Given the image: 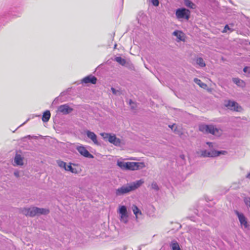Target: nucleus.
Returning <instances> with one entry per match:
<instances>
[{"mask_svg":"<svg viewBox=\"0 0 250 250\" xmlns=\"http://www.w3.org/2000/svg\"><path fill=\"white\" fill-rule=\"evenodd\" d=\"M141 186V180L135 182L127 183L116 189V195L121 196L135 190Z\"/></svg>","mask_w":250,"mask_h":250,"instance_id":"nucleus-1","label":"nucleus"},{"mask_svg":"<svg viewBox=\"0 0 250 250\" xmlns=\"http://www.w3.org/2000/svg\"><path fill=\"white\" fill-rule=\"evenodd\" d=\"M22 213L26 216L34 217L41 214L46 215L49 213V210L47 208L33 207L23 208L22 210Z\"/></svg>","mask_w":250,"mask_h":250,"instance_id":"nucleus-2","label":"nucleus"},{"mask_svg":"<svg viewBox=\"0 0 250 250\" xmlns=\"http://www.w3.org/2000/svg\"><path fill=\"white\" fill-rule=\"evenodd\" d=\"M199 129L203 133H209L217 136H220L222 133L221 129L216 127L212 125H200L199 126Z\"/></svg>","mask_w":250,"mask_h":250,"instance_id":"nucleus-3","label":"nucleus"},{"mask_svg":"<svg viewBox=\"0 0 250 250\" xmlns=\"http://www.w3.org/2000/svg\"><path fill=\"white\" fill-rule=\"evenodd\" d=\"M100 135L105 141H108L111 144H113L117 146H120L122 145V141L116 137L115 134H112L108 133H101Z\"/></svg>","mask_w":250,"mask_h":250,"instance_id":"nucleus-4","label":"nucleus"},{"mask_svg":"<svg viewBox=\"0 0 250 250\" xmlns=\"http://www.w3.org/2000/svg\"><path fill=\"white\" fill-rule=\"evenodd\" d=\"M138 163L135 162H125L118 161L117 165L123 170H135L138 167Z\"/></svg>","mask_w":250,"mask_h":250,"instance_id":"nucleus-5","label":"nucleus"},{"mask_svg":"<svg viewBox=\"0 0 250 250\" xmlns=\"http://www.w3.org/2000/svg\"><path fill=\"white\" fill-rule=\"evenodd\" d=\"M190 12L185 8H178L175 12L176 18L178 19H186L188 20L190 18Z\"/></svg>","mask_w":250,"mask_h":250,"instance_id":"nucleus-6","label":"nucleus"},{"mask_svg":"<svg viewBox=\"0 0 250 250\" xmlns=\"http://www.w3.org/2000/svg\"><path fill=\"white\" fill-rule=\"evenodd\" d=\"M200 156L202 157H215L226 153L225 151L211 150L208 151L207 150H200Z\"/></svg>","mask_w":250,"mask_h":250,"instance_id":"nucleus-7","label":"nucleus"},{"mask_svg":"<svg viewBox=\"0 0 250 250\" xmlns=\"http://www.w3.org/2000/svg\"><path fill=\"white\" fill-rule=\"evenodd\" d=\"M119 213L120 214V220L126 223L128 222V215L127 212V208L125 206H121L119 209Z\"/></svg>","mask_w":250,"mask_h":250,"instance_id":"nucleus-8","label":"nucleus"},{"mask_svg":"<svg viewBox=\"0 0 250 250\" xmlns=\"http://www.w3.org/2000/svg\"><path fill=\"white\" fill-rule=\"evenodd\" d=\"M224 106L227 107L228 109L231 110L238 111L239 105L238 104L230 100L225 101L224 104Z\"/></svg>","mask_w":250,"mask_h":250,"instance_id":"nucleus-9","label":"nucleus"},{"mask_svg":"<svg viewBox=\"0 0 250 250\" xmlns=\"http://www.w3.org/2000/svg\"><path fill=\"white\" fill-rule=\"evenodd\" d=\"M73 108L69 107L67 104L59 106L58 108V112L62 113L63 115H67L73 111Z\"/></svg>","mask_w":250,"mask_h":250,"instance_id":"nucleus-10","label":"nucleus"},{"mask_svg":"<svg viewBox=\"0 0 250 250\" xmlns=\"http://www.w3.org/2000/svg\"><path fill=\"white\" fill-rule=\"evenodd\" d=\"M235 213L237 215L241 226H243L245 228H247L249 225L245 215L242 213H240L237 210H235Z\"/></svg>","mask_w":250,"mask_h":250,"instance_id":"nucleus-11","label":"nucleus"},{"mask_svg":"<svg viewBox=\"0 0 250 250\" xmlns=\"http://www.w3.org/2000/svg\"><path fill=\"white\" fill-rule=\"evenodd\" d=\"M77 150L83 156L86 158H93V156L83 146H79L77 147Z\"/></svg>","mask_w":250,"mask_h":250,"instance_id":"nucleus-12","label":"nucleus"},{"mask_svg":"<svg viewBox=\"0 0 250 250\" xmlns=\"http://www.w3.org/2000/svg\"><path fill=\"white\" fill-rule=\"evenodd\" d=\"M85 133L86 134L87 137L89 139H91L94 144L97 145H100L97 140V136L95 133L90 130H86L85 131Z\"/></svg>","mask_w":250,"mask_h":250,"instance_id":"nucleus-13","label":"nucleus"},{"mask_svg":"<svg viewBox=\"0 0 250 250\" xmlns=\"http://www.w3.org/2000/svg\"><path fill=\"white\" fill-rule=\"evenodd\" d=\"M97 78L92 75H88L84 77L82 81V82L85 83H91L95 84L97 82Z\"/></svg>","mask_w":250,"mask_h":250,"instance_id":"nucleus-14","label":"nucleus"},{"mask_svg":"<svg viewBox=\"0 0 250 250\" xmlns=\"http://www.w3.org/2000/svg\"><path fill=\"white\" fill-rule=\"evenodd\" d=\"M143 210L147 215L150 216L153 215L155 208L152 205L147 204L144 207Z\"/></svg>","mask_w":250,"mask_h":250,"instance_id":"nucleus-15","label":"nucleus"},{"mask_svg":"<svg viewBox=\"0 0 250 250\" xmlns=\"http://www.w3.org/2000/svg\"><path fill=\"white\" fill-rule=\"evenodd\" d=\"M169 247L171 250H182L179 245V244L175 240H173L169 243Z\"/></svg>","mask_w":250,"mask_h":250,"instance_id":"nucleus-16","label":"nucleus"},{"mask_svg":"<svg viewBox=\"0 0 250 250\" xmlns=\"http://www.w3.org/2000/svg\"><path fill=\"white\" fill-rule=\"evenodd\" d=\"M196 64L198 65L200 67H204L206 66V63L203 59L201 57H197L194 59Z\"/></svg>","mask_w":250,"mask_h":250,"instance_id":"nucleus-17","label":"nucleus"},{"mask_svg":"<svg viewBox=\"0 0 250 250\" xmlns=\"http://www.w3.org/2000/svg\"><path fill=\"white\" fill-rule=\"evenodd\" d=\"M51 114L49 110H46L43 114L42 120L43 122H48L50 118Z\"/></svg>","mask_w":250,"mask_h":250,"instance_id":"nucleus-18","label":"nucleus"},{"mask_svg":"<svg viewBox=\"0 0 250 250\" xmlns=\"http://www.w3.org/2000/svg\"><path fill=\"white\" fill-rule=\"evenodd\" d=\"M15 163L18 165H23V159L20 154H16L14 159Z\"/></svg>","mask_w":250,"mask_h":250,"instance_id":"nucleus-19","label":"nucleus"},{"mask_svg":"<svg viewBox=\"0 0 250 250\" xmlns=\"http://www.w3.org/2000/svg\"><path fill=\"white\" fill-rule=\"evenodd\" d=\"M184 3L185 6L191 9L195 8V5L190 0H184Z\"/></svg>","mask_w":250,"mask_h":250,"instance_id":"nucleus-20","label":"nucleus"},{"mask_svg":"<svg viewBox=\"0 0 250 250\" xmlns=\"http://www.w3.org/2000/svg\"><path fill=\"white\" fill-rule=\"evenodd\" d=\"M194 82L202 88H206L207 87V85L206 83H203L200 79H198V78H194Z\"/></svg>","mask_w":250,"mask_h":250,"instance_id":"nucleus-21","label":"nucleus"},{"mask_svg":"<svg viewBox=\"0 0 250 250\" xmlns=\"http://www.w3.org/2000/svg\"><path fill=\"white\" fill-rule=\"evenodd\" d=\"M115 61L122 65H125L126 63V61L121 57H117L115 59Z\"/></svg>","mask_w":250,"mask_h":250,"instance_id":"nucleus-22","label":"nucleus"},{"mask_svg":"<svg viewBox=\"0 0 250 250\" xmlns=\"http://www.w3.org/2000/svg\"><path fill=\"white\" fill-rule=\"evenodd\" d=\"M232 81L234 83L238 86H242L244 84L243 81L239 79V78H233Z\"/></svg>","mask_w":250,"mask_h":250,"instance_id":"nucleus-23","label":"nucleus"},{"mask_svg":"<svg viewBox=\"0 0 250 250\" xmlns=\"http://www.w3.org/2000/svg\"><path fill=\"white\" fill-rule=\"evenodd\" d=\"M65 170L66 171H71L72 173H78L77 170L76 168L72 167L70 165L66 166V167Z\"/></svg>","mask_w":250,"mask_h":250,"instance_id":"nucleus-24","label":"nucleus"},{"mask_svg":"<svg viewBox=\"0 0 250 250\" xmlns=\"http://www.w3.org/2000/svg\"><path fill=\"white\" fill-rule=\"evenodd\" d=\"M132 208L134 214L136 215V218H137V214L138 213L141 214V211H140V209L137 206L135 205H133L132 206Z\"/></svg>","mask_w":250,"mask_h":250,"instance_id":"nucleus-25","label":"nucleus"},{"mask_svg":"<svg viewBox=\"0 0 250 250\" xmlns=\"http://www.w3.org/2000/svg\"><path fill=\"white\" fill-rule=\"evenodd\" d=\"M57 163L60 167L63 168L64 169H65L67 166L66 163L65 162L61 160H58L57 161Z\"/></svg>","mask_w":250,"mask_h":250,"instance_id":"nucleus-26","label":"nucleus"},{"mask_svg":"<svg viewBox=\"0 0 250 250\" xmlns=\"http://www.w3.org/2000/svg\"><path fill=\"white\" fill-rule=\"evenodd\" d=\"M182 32L181 31H179L178 30H175L173 32V35L176 37H177V38L179 39L180 40H182V37H181V34H182Z\"/></svg>","mask_w":250,"mask_h":250,"instance_id":"nucleus-27","label":"nucleus"},{"mask_svg":"<svg viewBox=\"0 0 250 250\" xmlns=\"http://www.w3.org/2000/svg\"><path fill=\"white\" fill-rule=\"evenodd\" d=\"M244 202L246 206H249L250 208V197H245L244 198Z\"/></svg>","mask_w":250,"mask_h":250,"instance_id":"nucleus-28","label":"nucleus"},{"mask_svg":"<svg viewBox=\"0 0 250 250\" xmlns=\"http://www.w3.org/2000/svg\"><path fill=\"white\" fill-rule=\"evenodd\" d=\"M228 30H229L230 32H232L233 31V30L231 29L228 24H227L225 25L222 32L223 33H226Z\"/></svg>","mask_w":250,"mask_h":250,"instance_id":"nucleus-29","label":"nucleus"},{"mask_svg":"<svg viewBox=\"0 0 250 250\" xmlns=\"http://www.w3.org/2000/svg\"><path fill=\"white\" fill-rule=\"evenodd\" d=\"M13 12H14V11L12 9H10V10H9L7 12V14L8 15H11V16H17V17L20 16V15L21 14V13H18V14L16 15V14H13Z\"/></svg>","mask_w":250,"mask_h":250,"instance_id":"nucleus-30","label":"nucleus"},{"mask_svg":"<svg viewBox=\"0 0 250 250\" xmlns=\"http://www.w3.org/2000/svg\"><path fill=\"white\" fill-rule=\"evenodd\" d=\"M151 187L152 188L156 190H158L159 189V187L156 182H153L151 184Z\"/></svg>","mask_w":250,"mask_h":250,"instance_id":"nucleus-31","label":"nucleus"},{"mask_svg":"<svg viewBox=\"0 0 250 250\" xmlns=\"http://www.w3.org/2000/svg\"><path fill=\"white\" fill-rule=\"evenodd\" d=\"M152 4L155 6H158L159 4V0H150Z\"/></svg>","mask_w":250,"mask_h":250,"instance_id":"nucleus-32","label":"nucleus"},{"mask_svg":"<svg viewBox=\"0 0 250 250\" xmlns=\"http://www.w3.org/2000/svg\"><path fill=\"white\" fill-rule=\"evenodd\" d=\"M243 71L246 73L248 72L249 76H250V67L246 66L244 67Z\"/></svg>","mask_w":250,"mask_h":250,"instance_id":"nucleus-33","label":"nucleus"},{"mask_svg":"<svg viewBox=\"0 0 250 250\" xmlns=\"http://www.w3.org/2000/svg\"><path fill=\"white\" fill-rule=\"evenodd\" d=\"M111 90L112 93L115 95L118 94V93L119 92V91L118 90H116L115 88L113 87H111Z\"/></svg>","mask_w":250,"mask_h":250,"instance_id":"nucleus-34","label":"nucleus"},{"mask_svg":"<svg viewBox=\"0 0 250 250\" xmlns=\"http://www.w3.org/2000/svg\"><path fill=\"white\" fill-rule=\"evenodd\" d=\"M58 101V98H56L53 101V103H52V104H56L57 103V102Z\"/></svg>","mask_w":250,"mask_h":250,"instance_id":"nucleus-35","label":"nucleus"},{"mask_svg":"<svg viewBox=\"0 0 250 250\" xmlns=\"http://www.w3.org/2000/svg\"><path fill=\"white\" fill-rule=\"evenodd\" d=\"M180 158L183 161H185V156L184 154H181L180 155Z\"/></svg>","mask_w":250,"mask_h":250,"instance_id":"nucleus-36","label":"nucleus"},{"mask_svg":"<svg viewBox=\"0 0 250 250\" xmlns=\"http://www.w3.org/2000/svg\"><path fill=\"white\" fill-rule=\"evenodd\" d=\"M14 175L15 176H16L17 177H18L19 176V173L18 172H14Z\"/></svg>","mask_w":250,"mask_h":250,"instance_id":"nucleus-37","label":"nucleus"},{"mask_svg":"<svg viewBox=\"0 0 250 250\" xmlns=\"http://www.w3.org/2000/svg\"><path fill=\"white\" fill-rule=\"evenodd\" d=\"M141 165H142V169H143L144 167H145V163L144 162H142Z\"/></svg>","mask_w":250,"mask_h":250,"instance_id":"nucleus-38","label":"nucleus"},{"mask_svg":"<svg viewBox=\"0 0 250 250\" xmlns=\"http://www.w3.org/2000/svg\"><path fill=\"white\" fill-rule=\"evenodd\" d=\"M246 178L250 179V172L247 175Z\"/></svg>","mask_w":250,"mask_h":250,"instance_id":"nucleus-39","label":"nucleus"},{"mask_svg":"<svg viewBox=\"0 0 250 250\" xmlns=\"http://www.w3.org/2000/svg\"><path fill=\"white\" fill-rule=\"evenodd\" d=\"M207 144L209 146V147H210V146H212V143H211L208 142Z\"/></svg>","mask_w":250,"mask_h":250,"instance_id":"nucleus-40","label":"nucleus"},{"mask_svg":"<svg viewBox=\"0 0 250 250\" xmlns=\"http://www.w3.org/2000/svg\"><path fill=\"white\" fill-rule=\"evenodd\" d=\"M137 20H138V23H139V19L138 17H137Z\"/></svg>","mask_w":250,"mask_h":250,"instance_id":"nucleus-41","label":"nucleus"},{"mask_svg":"<svg viewBox=\"0 0 250 250\" xmlns=\"http://www.w3.org/2000/svg\"><path fill=\"white\" fill-rule=\"evenodd\" d=\"M131 103H132V101H131V100H130V102H129V104H130V105H131Z\"/></svg>","mask_w":250,"mask_h":250,"instance_id":"nucleus-42","label":"nucleus"},{"mask_svg":"<svg viewBox=\"0 0 250 250\" xmlns=\"http://www.w3.org/2000/svg\"><path fill=\"white\" fill-rule=\"evenodd\" d=\"M116 46H117V44H115V45H114V48H116Z\"/></svg>","mask_w":250,"mask_h":250,"instance_id":"nucleus-43","label":"nucleus"},{"mask_svg":"<svg viewBox=\"0 0 250 250\" xmlns=\"http://www.w3.org/2000/svg\"><path fill=\"white\" fill-rule=\"evenodd\" d=\"M131 108H132V109H134L135 107H134V106H131Z\"/></svg>","mask_w":250,"mask_h":250,"instance_id":"nucleus-44","label":"nucleus"},{"mask_svg":"<svg viewBox=\"0 0 250 250\" xmlns=\"http://www.w3.org/2000/svg\"><path fill=\"white\" fill-rule=\"evenodd\" d=\"M173 126H174V125H172V126H170V125H169V126L170 127L172 128Z\"/></svg>","mask_w":250,"mask_h":250,"instance_id":"nucleus-45","label":"nucleus"},{"mask_svg":"<svg viewBox=\"0 0 250 250\" xmlns=\"http://www.w3.org/2000/svg\"><path fill=\"white\" fill-rule=\"evenodd\" d=\"M28 120H27L25 122L23 123V124H25V123L28 121Z\"/></svg>","mask_w":250,"mask_h":250,"instance_id":"nucleus-46","label":"nucleus"},{"mask_svg":"<svg viewBox=\"0 0 250 250\" xmlns=\"http://www.w3.org/2000/svg\"><path fill=\"white\" fill-rule=\"evenodd\" d=\"M122 1H123V0H122Z\"/></svg>","mask_w":250,"mask_h":250,"instance_id":"nucleus-47","label":"nucleus"}]
</instances>
